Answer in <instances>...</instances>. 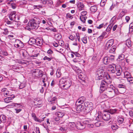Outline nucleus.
<instances>
[{
	"label": "nucleus",
	"mask_w": 133,
	"mask_h": 133,
	"mask_svg": "<svg viewBox=\"0 0 133 133\" xmlns=\"http://www.w3.org/2000/svg\"><path fill=\"white\" fill-rule=\"evenodd\" d=\"M114 56L111 55L109 57L106 56L104 58L103 62L105 64H107L111 63L114 60Z\"/></svg>",
	"instance_id": "obj_4"
},
{
	"label": "nucleus",
	"mask_w": 133,
	"mask_h": 133,
	"mask_svg": "<svg viewBox=\"0 0 133 133\" xmlns=\"http://www.w3.org/2000/svg\"><path fill=\"white\" fill-rule=\"evenodd\" d=\"M72 82L69 79L66 80L65 79V82L64 84V88L65 89H67L69 88L71 85Z\"/></svg>",
	"instance_id": "obj_11"
},
{
	"label": "nucleus",
	"mask_w": 133,
	"mask_h": 133,
	"mask_svg": "<svg viewBox=\"0 0 133 133\" xmlns=\"http://www.w3.org/2000/svg\"><path fill=\"white\" fill-rule=\"evenodd\" d=\"M75 36H73L72 35H70L69 37V38L70 40L73 41L75 38Z\"/></svg>",
	"instance_id": "obj_50"
},
{
	"label": "nucleus",
	"mask_w": 133,
	"mask_h": 133,
	"mask_svg": "<svg viewBox=\"0 0 133 133\" xmlns=\"http://www.w3.org/2000/svg\"><path fill=\"white\" fill-rule=\"evenodd\" d=\"M6 119V116L4 115H1L0 116V121L1 122H5Z\"/></svg>",
	"instance_id": "obj_22"
},
{
	"label": "nucleus",
	"mask_w": 133,
	"mask_h": 133,
	"mask_svg": "<svg viewBox=\"0 0 133 133\" xmlns=\"http://www.w3.org/2000/svg\"><path fill=\"white\" fill-rule=\"evenodd\" d=\"M124 76L127 79L128 78H129L130 77V73L127 71H126L124 72Z\"/></svg>",
	"instance_id": "obj_35"
},
{
	"label": "nucleus",
	"mask_w": 133,
	"mask_h": 133,
	"mask_svg": "<svg viewBox=\"0 0 133 133\" xmlns=\"http://www.w3.org/2000/svg\"><path fill=\"white\" fill-rule=\"evenodd\" d=\"M128 81L131 83H133V78L130 77L127 79Z\"/></svg>",
	"instance_id": "obj_45"
},
{
	"label": "nucleus",
	"mask_w": 133,
	"mask_h": 133,
	"mask_svg": "<svg viewBox=\"0 0 133 133\" xmlns=\"http://www.w3.org/2000/svg\"><path fill=\"white\" fill-rule=\"evenodd\" d=\"M15 110L16 111V113H18L22 111V109H18L17 108H15Z\"/></svg>",
	"instance_id": "obj_52"
},
{
	"label": "nucleus",
	"mask_w": 133,
	"mask_h": 133,
	"mask_svg": "<svg viewBox=\"0 0 133 133\" xmlns=\"http://www.w3.org/2000/svg\"><path fill=\"white\" fill-rule=\"evenodd\" d=\"M102 118L105 121H109L110 119V115L109 113H107L104 115H99L96 118V119L98 121H99L100 119L99 118Z\"/></svg>",
	"instance_id": "obj_6"
},
{
	"label": "nucleus",
	"mask_w": 133,
	"mask_h": 133,
	"mask_svg": "<svg viewBox=\"0 0 133 133\" xmlns=\"http://www.w3.org/2000/svg\"><path fill=\"white\" fill-rule=\"evenodd\" d=\"M16 41V42L14 44V45L15 47L19 48H21L24 47L23 43L20 40L17 39Z\"/></svg>",
	"instance_id": "obj_9"
},
{
	"label": "nucleus",
	"mask_w": 133,
	"mask_h": 133,
	"mask_svg": "<svg viewBox=\"0 0 133 133\" xmlns=\"http://www.w3.org/2000/svg\"><path fill=\"white\" fill-rule=\"evenodd\" d=\"M132 59V56L127 57L125 58L126 61L127 63H132L133 60Z\"/></svg>",
	"instance_id": "obj_25"
},
{
	"label": "nucleus",
	"mask_w": 133,
	"mask_h": 133,
	"mask_svg": "<svg viewBox=\"0 0 133 133\" xmlns=\"http://www.w3.org/2000/svg\"><path fill=\"white\" fill-rule=\"evenodd\" d=\"M81 39L83 43L85 44L87 43V37L86 36H84V37L81 38Z\"/></svg>",
	"instance_id": "obj_34"
},
{
	"label": "nucleus",
	"mask_w": 133,
	"mask_h": 133,
	"mask_svg": "<svg viewBox=\"0 0 133 133\" xmlns=\"http://www.w3.org/2000/svg\"><path fill=\"white\" fill-rule=\"evenodd\" d=\"M43 3L45 4L48 3L49 4H52L53 3L52 1L51 0H48L47 1L44 0L43 1Z\"/></svg>",
	"instance_id": "obj_38"
},
{
	"label": "nucleus",
	"mask_w": 133,
	"mask_h": 133,
	"mask_svg": "<svg viewBox=\"0 0 133 133\" xmlns=\"http://www.w3.org/2000/svg\"><path fill=\"white\" fill-rule=\"evenodd\" d=\"M65 79L62 78L60 80L59 82V85L61 88L64 87L65 83Z\"/></svg>",
	"instance_id": "obj_18"
},
{
	"label": "nucleus",
	"mask_w": 133,
	"mask_h": 133,
	"mask_svg": "<svg viewBox=\"0 0 133 133\" xmlns=\"http://www.w3.org/2000/svg\"><path fill=\"white\" fill-rule=\"evenodd\" d=\"M76 108V110L77 112L79 113L80 111H82L83 110L84 111V109H83L84 106L81 104H78Z\"/></svg>",
	"instance_id": "obj_15"
},
{
	"label": "nucleus",
	"mask_w": 133,
	"mask_h": 133,
	"mask_svg": "<svg viewBox=\"0 0 133 133\" xmlns=\"http://www.w3.org/2000/svg\"><path fill=\"white\" fill-rule=\"evenodd\" d=\"M125 19L127 23H128L130 19V18L129 16H126Z\"/></svg>",
	"instance_id": "obj_64"
},
{
	"label": "nucleus",
	"mask_w": 133,
	"mask_h": 133,
	"mask_svg": "<svg viewBox=\"0 0 133 133\" xmlns=\"http://www.w3.org/2000/svg\"><path fill=\"white\" fill-rule=\"evenodd\" d=\"M14 106L17 108H20L21 107V105L20 104L17 103H14L13 104Z\"/></svg>",
	"instance_id": "obj_48"
},
{
	"label": "nucleus",
	"mask_w": 133,
	"mask_h": 133,
	"mask_svg": "<svg viewBox=\"0 0 133 133\" xmlns=\"http://www.w3.org/2000/svg\"><path fill=\"white\" fill-rule=\"evenodd\" d=\"M102 97L104 98H107L108 97L107 94H102Z\"/></svg>",
	"instance_id": "obj_63"
},
{
	"label": "nucleus",
	"mask_w": 133,
	"mask_h": 133,
	"mask_svg": "<svg viewBox=\"0 0 133 133\" xmlns=\"http://www.w3.org/2000/svg\"><path fill=\"white\" fill-rule=\"evenodd\" d=\"M31 116L33 118L34 120H35L37 117L36 116L35 114L34 113H32V114Z\"/></svg>",
	"instance_id": "obj_61"
},
{
	"label": "nucleus",
	"mask_w": 133,
	"mask_h": 133,
	"mask_svg": "<svg viewBox=\"0 0 133 133\" xmlns=\"http://www.w3.org/2000/svg\"><path fill=\"white\" fill-rule=\"evenodd\" d=\"M87 14V12L86 11H83L81 13V16H85Z\"/></svg>",
	"instance_id": "obj_51"
},
{
	"label": "nucleus",
	"mask_w": 133,
	"mask_h": 133,
	"mask_svg": "<svg viewBox=\"0 0 133 133\" xmlns=\"http://www.w3.org/2000/svg\"><path fill=\"white\" fill-rule=\"evenodd\" d=\"M90 9V10L91 11L94 12L97 11V8L96 6L94 5L91 6Z\"/></svg>",
	"instance_id": "obj_26"
},
{
	"label": "nucleus",
	"mask_w": 133,
	"mask_h": 133,
	"mask_svg": "<svg viewBox=\"0 0 133 133\" xmlns=\"http://www.w3.org/2000/svg\"><path fill=\"white\" fill-rule=\"evenodd\" d=\"M124 58V56L123 54L119 55L118 58L117 59V61L119 62H121V61L123 60Z\"/></svg>",
	"instance_id": "obj_19"
},
{
	"label": "nucleus",
	"mask_w": 133,
	"mask_h": 133,
	"mask_svg": "<svg viewBox=\"0 0 133 133\" xmlns=\"http://www.w3.org/2000/svg\"><path fill=\"white\" fill-rule=\"evenodd\" d=\"M85 107L84 111L86 113H89L92 109L93 104L92 103L90 102H85L84 103Z\"/></svg>",
	"instance_id": "obj_3"
},
{
	"label": "nucleus",
	"mask_w": 133,
	"mask_h": 133,
	"mask_svg": "<svg viewBox=\"0 0 133 133\" xmlns=\"http://www.w3.org/2000/svg\"><path fill=\"white\" fill-rule=\"evenodd\" d=\"M85 125L83 122H79L76 125L77 128L79 130H82L85 127Z\"/></svg>",
	"instance_id": "obj_12"
},
{
	"label": "nucleus",
	"mask_w": 133,
	"mask_h": 133,
	"mask_svg": "<svg viewBox=\"0 0 133 133\" xmlns=\"http://www.w3.org/2000/svg\"><path fill=\"white\" fill-rule=\"evenodd\" d=\"M117 110L115 109H110L108 110V112L111 114H113L116 113Z\"/></svg>",
	"instance_id": "obj_28"
},
{
	"label": "nucleus",
	"mask_w": 133,
	"mask_h": 133,
	"mask_svg": "<svg viewBox=\"0 0 133 133\" xmlns=\"http://www.w3.org/2000/svg\"><path fill=\"white\" fill-rule=\"evenodd\" d=\"M76 36L77 37H76V38H75V41L76 42V41H77V39L78 38H80V36H79V33H76Z\"/></svg>",
	"instance_id": "obj_57"
},
{
	"label": "nucleus",
	"mask_w": 133,
	"mask_h": 133,
	"mask_svg": "<svg viewBox=\"0 0 133 133\" xmlns=\"http://www.w3.org/2000/svg\"><path fill=\"white\" fill-rule=\"evenodd\" d=\"M109 78H106L104 80L102 81L100 85L99 92H103L106 89L108 90L107 92L108 97L110 98L113 97L115 95L118 94V91L116 88H114L111 83V79L110 76L108 75Z\"/></svg>",
	"instance_id": "obj_1"
},
{
	"label": "nucleus",
	"mask_w": 133,
	"mask_h": 133,
	"mask_svg": "<svg viewBox=\"0 0 133 133\" xmlns=\"http://www.w3.org/2000/svg\"><path fill=\"white\" fill-rule=\"evenodd\" d=\"M62 47L61 46H58L57 49L56 50V51L57 52H58L62 54L61 52L63 51V49L62 48Z\"/></svg>",
	"instance_id": "obj_27"
},
{
	"label": "nucleus",
	"mask_w": 133,
	"mask_h": 133,
	"mask_svg": "<svg viewBox=\"0 0 133 133\" xmlns=\"http://www.w3.org/2000/svg\"><path fill=\"white\" fill-rule=\"evenodd\" d=\"M115 67L116 74L117 76H119L122 72V69L119 65L116 66L115 64H113Z\"/></svg>",
	"instance_id": "obj_8"
},
{
	"label": "nucleus",
	"mask_w": 133,
	"mask_h": 133,
	"mask_svg": "<svg viewBox=\"0 0 133 133\" xmlns=\"http://www.w3.org/2000/svg\"><path fill=\"white\" fill-rule=\"evenodd\" d=\"M125 14V12L123 11H121L119 15V16L121 18Z\"/></svg>",
	"instance_id": "obj_43"
},
{
	"label": "nucleus",
	"mask_w": 133,
	"mask_h": 133,
	"mask_svg": "<svg viewBox=\"0 0 133 133\" xmlns=\"http://www.w3.org/2000/svg\"><path fill=\"white\" fill-rule=\"evenodd\" d=\"M112 26L111 25H109L107 27L106 31L107 32H109L111 30Z\"/></svg>",
	"instance_id": "obj_46"
},
{
	"label": "nucleus",
	"mask_w": 133,
	"mask_h": 133,
	"mask_svg": "<svg viewBox=\"0 0 133 133\" xmlns=\"http://www.w3.org/2000/svg\"><path fill=\"white\" fill-rule=\"evenodd\" d=\"M117 122L119 124H121L125 123L124 118L123 117H119L117 120Z\"/></svg>",
	"instance_id": "obj_16"
},
{
	"label": "nucleus",
	"mask_w": 133,
	"mask_h": 133,
	"mask_svg": "<svg viewBox=\"0 0 133 133\" xmlns=\"http://www.w3.org/2000/svg\"><path fill=\"white\" fill-rule=\"evenodd\" d=\"M84 6V5L83 3H80L78 7V10L80 11L83 10V9Z\"/></svg>",
	"instance_id": "obj_29"
},
{
	"label": "nucleus",
	"mask_w": 133,
	"mask_h": 133,
	"mask_svg": "<svg viewBox=\"0 0 133 133\" xmlns=\"http://www.w3.org/2000/svg\"><path fill=\"white\" fill-rule=\"evenodd\" d=\"M59 43L60 44V46H62L64 44V42L60 40L59 42Z\"/></svg>",
	"instance_id": "obj_58"
},
{
	"label": "nucleus",
	"mask_w": 133,
	"mask_h": 133,
	"mask_svg": "<svg viewBox=\"0 0 133 133\" xmlns=\"http://www.w3.org/2000/svg\"><path fill=\"white\" fill-rule=\"evenodd\" d=\"M56 114L59 117H62L64 115L63 112H57L56 113Z\"/></svg>",
	"instance_id": "obj_24"
},
{
	"label": "nucleus",
	"mask_w": 133,
	"mask_h": 133,
	"mask_svg": "<svg viewBox=\"0 0 133 133\" xmlns=\"http://www.w3.org/2000/svg\"><path fill=\"white\" fill-rule=\"evenodd\" d=\"M126 44L128 48H129L131 46V41L128 39L126 41Z\"/></svg>",
	"instance_id": "obj_31"
},
{
	"label": "nucleus",
	"mask_w": 133,
	"mask_h": 133,
	"mask_svg": "<svg viewBox=\"0 0 133 133\" xmlns=\"http://www.w3.org/2000/svg\"><path fill=\"white\" fill-rule=\"evenodd\" d=\"M87 18V17L86 16L83 17V16H80V19L84 23L85 22V20Z\"/></svg>",
	"instance_id": "obj_32"
},
{
	"label": "nucleus",
	"mask_w": 133,
	"mask_h": 133,
	"mask_svg": "<svg viewBox=\"0 0 133 133\" xmlns=\"http://www.w3.org/2000/svg\"><path fill=\"white\" fill-rule=\"evenodd\" d=\"M117 87V89L118 90V93H119L122 94L125 91L126 87L123 83H121L118 84Z\"/></svg>",
	"instance_id": "obj_5"
},
{
	"label": "nucleus",
	"mask_w": 133,
	"mask_h": 133,
	"mask_svg": "<svg viewBox=\"0 0 133 133\" xmlns=\"http://www.w3.org/2000/svg\"><path fill=\"white\" fill-rule=\"evenodd\" d=\"M4 31L3 32V33L5 35H8L9 32L8 29H7L5 28L3 29Z\"/></svg>",
	"instance_id": "obj_44"
},
{
	"label": "nucleus",
	"mask_w": 133,
	"mask_h": 133,
	"mask_svg": "<svg viewBox=\"0 0 133 133\" xmlns=\"http://www.w3.org/2000/svg\"><path fill=\"white\" fill-rule=\"evenodd\" d=\"M107 0H101L100 2V5L102 6H104Z\"/></svg>",
	"instance_id": "obj_37"
},
{
	"label": "nucleus",
	"mask_w": 133,
	"mask_h": 133,
	"mask_svg": "<svg viewBox=\"0 0 133 133\" xmlns=\"http://www.w3.org/2000/svg\"><path fill=\"white\" fill-rule=\"evenodd\" d=\"M52 59V58H49L46 56H45L44 58H43V59L44 60H47L48 61H50L51 59Z\"/></svg>",
	"instance_id": "obj_40"
},
{
	"label": "nucleus",
	"mask_w": 133,
	"mask_h": 133,
	"mask_svg": "<svg viewBox=\"0 0 133 133\" xmlns=\"http://www.w3.org/2000/svg\"><path fill=\"white\" fill-rule=\"evenodd\" d=\"M35 8H37V9H39V8H41L42 6L41 5H35L34 6Z\"/></svg>",
	"instance_id": "obj_60"
},
{
	"label": "nucleus",
	"mask_w": 133,
	"mask_h": 133,
	"mask_svg": "<svg viewBox=\"0 0 133 133\" xmlns=\"http://www.w3.org/2000/svg\"><path fill=\"white\" fill-rule=\"evenodd\" d=\"M4 100L5 102L7 103H9L11 102L10 101H9L8 99V97L5 98Z\"/></svg>",
	"instance_id": "obj_62"
},
{
	"label": "nucleus",
	"mask_w": 133,
	"mask_h": 133,
	"mask_svg": "<svg viewBox=\"0 0 133 133\" xmlns=\"http://www.w3.org/2000/svg\"><path fill=\"white\" fill-rule=\"evenodd\" d=\"M116 49V47L114 46H112L109 49V52L110 53L114 54L115 53V51Z\"/></svg>",
	"instance_id": "obj_20"
},
{
	"label": "nucleus",
	"mask_w": 133,
	"mask_h": 133,
	"mask_svg": "<svg viewBox=\"0 0 133 133\" xmlns=\"http://www.w3.org/2000/svg\"><path fill=\"white\" fill-rule=\"evenodd\" d=\"M60 130L63 132H65L67 129V127L66 126H63L60 128Z\"/></svg>",
	"instance_id": "obj_33"
},
{
	"label": "nucleus",
	"mask_w": 133,
	"mask_h": 133,
	"mask_svg": "<svg viewBox=\"0 0 133 133\" xmlns=\"http://www.w3.org/2000/svg\"><path fill=\"white\" fill-rule=\"evenodd\" d=\"M85 99V98L83 96H82L80 97L78 99L77 101L76 102V104L77 105L78 103H79V104H82L83 103Z\"/></svg>",
	"instance_id": "obj_14"
},
{
	"label": "nucleus",
	"mask_w": 133,
	"mask_h": 133,
	"mask_svg": "<svg viewBox=\"0 0 133 133\" xmlns=\"http://www.w3.org/2000/svg\"><path fill=\"white\" fill-rule=\"evenodd\" d=\"M69 127L71 129H72L74 127V125L73 124H72V123L69 124Z\"/></svg>",
	"instance_id": "obj_59"
},
{
	"label": "nucleus",
	"mask_w": 133,
	"mask_h": 133,
	"mask_svg": "<svg viewBox=\"0 0 133 133\" xmlns=\"http://www.w3.org/2000/svg\"><path fill=\"white\" fill-rule=\"evenodd\" d=\"M25 87V85L24 84L21 83L19 86V88L22 89Z\"/></svg>",
	"instance_id": "obj_47"
},
{
	"label": "nucleus",
	"mask_w": 133,
	"mask_h": 133,
	"mask_svg": "<svg viewBox=\"0 0 133 133\" xmlns=\"http://www.w3.org/2000/svg\"><path fill=\"white\" fill-rule=\"evenodd\" d=\"M38 72H37L35 76H36L38 77H42L43 75V73H42V71L38 69Z\"/></svg>",
	"instance_id": "obj_23"
},
{
	"label": "nucleus",
	"mask_w": 133,
	"mask_h": 133,
	"mask_svg": "<svg viewBox=\"0 0 133 133\" xmlns=\"http://www.w3.org/2000/svg\"><path fill=\"white\" fill-rule=\"evenodd\" d=\"M66 17L67 18H69L70 19H72L73 18L72 16L69 13H68L66 14Z\"/></svg>",
	"instance_id": "obj_53"
},
{
	"label": "nucleus",
	"mask_w": 133,
	"mask_h": 133,
	"mask_svg": "<svg viewBox=\"0 0 133 133\" xmlns=\"http://www.w3.org/2000/svg\"><path fill=\"white\" fill-rule=\"evenodd\" d=\"M40 19L39 18H35L31 20L28 25L32 29H37L39 26L40 23Z\"/></svg>",
	"instance_id": "obj_2"
},
{
	"label": "nucleus",
	"mask_w": 133,
	"mask_h": 133,
	"mask_svg": "<svg viewBox=\"0 0 133 133\" xmlns=\"http://www.w3.org/2000/svg\"><path fill=\"white\" fill-rule=\"evenodd\" d=\"M83 75V74L82 73H81L80 72L78 75L79 78L82 80H83L84 79Z\"/></svg>",
	"instance_id": "obj_42"
},
{
	"label": "nucleus",
	"mask_w": 133,
	"mask_h": 133,
	"mask_svg": "<svg viewBox=\"0 0 133 133\" xmlns=\"http://www.w3.org/2000/svg\"><path fill=\"white\" fill-rule=\"evenodd\" d=\"M114 42V40L113 39H111L108 41L106 44L105 49H108L110 48L111 46L113 44Z\"/></svg>",
	"instance_id": "obj_10"
},
{
	"label": "nucleus",
	"mask_w": 133,
	"mask_h": 133,
	"mask_svg": "<svg viewBox=\"0 0 133 133\" xmlns=\"http://www.w3.org/2000/svg\"><path fill=\"white\" fill-rule=\"evenodd\" d=\"M62 37V36L60 34H57L56 35V39L57 40H59Z\"/></svg>",
	"instance_id": "obj_39"
},
{
	"label": "nucleus",
	"mask_w": 133,
	"mask_h": 133,
	"mask_svg": "<svg viewBox=\"0 0 133 133\" xmlns=\"http://www.w3.org/2000/svg\"><path fill=\"white\" fill-rule=\"evenodd\" d=\"M39 71L38 70V69H35L34 70H33L32 71V73H36V74L37 72H38V71Z\"/></svg>",
	"instance_id": "obj_56"
},
{
	"label": "nucleus",
	"mask_w": 133,
	"mask_h": 133,
	"mask_svg": "<svg viewBox=\"0 0 133 133\" xmlns=\"http://www.w3.org/2000/svg\"><path fill=\"white\" fill-rule=\"evenodd\" d=\"M97 80H99L102 78L104 75V72L102 69L99 68L97 70Z\"/></svg>",
	"instance_id": "obj_7"
},
{
	"label": "nucleus",
	"mask_w": 133,
	"mask_h": 133,
	"mask_svg": "<svg viewBox=\"0 0 133 133\" xmlns=\"http://www.w3.org/2000/svg\"><path fill=\"white\" fill-rule=\"evenodd\" d=\"M21 52L22 56L24 57H26L28 55V53L27 51L24 49L22 50L21 51Z\"/></svg>",
	"instance_id": "obj_21"
},
{
	"label": "nucleus",
	"mask_w": 133,
	"mask_h": 133,
	"mask_svg": "<svg viewBox=\"0 0 133 133\" xmlns=\"http://www.w3.org/2000/svg\"><path fill=\"white\" fill-rule=\"evenodd\" d=\"M53 118L55 121L56 122H58L57 123H59V122H58V121L60 119L59 117H58V116H54Z\"/></svg>",
	"instance_id": "obj_41"
},
{
	"label": "nucleus",
	"mask_w": 133,
	"mask_h": 133,
	"mask_svg": "<svg viewBox=\"0 0 133 133\" xmlns=\"http://www.w3.org/2000/svg\"><path fill=\"white\" fill-rule=\"evenodd\" d=\"M108 70L111 71L112 73H115L116 71L115 70V68H114V66L112 65H109L108 66Z\"/></svg>",
	"instance_id": "obj_17"
},
{
	"label": "nucleus",
	"mask_w": 133,
	"mask_h": 133,
	"mask_svg": "<svg viewBox=\"0 0 133 133\" xmlns=\"http://www.w3.org/2000/svg\"><path fill=\"white\" fill-rule=\"evenodd\" d=\"M37 41L35 39H32L30 40V42L31 43V44H35L37 43Z\"/></svg>",
	"instance_id": "obj_36"
},
{
	"label": "nucleus",
	"mask_w": 133,
	"mask_h": 133,
	"mask_svg": "<svg viewBox=\"0 0 133 133\" xmlns=\"http://www.w3.org/2000/svg\"><path fill=\"white\" fill-rule=\"evenodd\" d=\"M61 74L60 72L58 71L56 73L57 77L58 78L59 77H60Z\"/></svg>",
	"instance_id": "obj_54"
},
{
	"label": "nucleus",
	"mask_w": 133,
	"mask_h": 133,
	"mask_svg": "<svg viewBox=\"0 0 133 133\" xmlns=\"http://www.w3.org/2000/svg\"><path fill=\"white\" fill-rule=\"evenodd\" d=\"M56 99V98L55 97H54L51 99H49L48 101L50 102L51 104H52L55 103V100Z\"/></svg>",
	"instance_id": "obj_30"
},
{
	"label": "nucleus",
	"mask_w": 133,
	"mask_h": 133,
	"mask_svg": "<svg viewBox=\"0 0 133 133\" xmlns=\"http://www.w3.org/2000/svg\"><path fill=\"white\" fill-rule=\"evenodd\" d=\"M97 122L95 123V126L98 127L101 124V123L99 121H100V120L99 121H98Z\"/></svg>",
	"instance_id": "obj_49"
},
{
	"label": "nucleus",
	"mask_w": 133,
	"mask_h": 133,
	"mask_svg": "<svg viewBox=\"0 0 133 133\" xmlns=\"http://www.w3.org/2000/svg\"><path fill=\"white\" fill-rule=\"evenodd\" d=\"M53 52V51L51 49H50L47 51V53L50 55L52 54Z\"/></svg>",
	"instance_id": "obj_55"
},
{
	"label": "nucleus",
	"mask_w": 133,
	"mask_h": 133,
	"mask_svg": "<svg viewBox=\"0 0 133 133\" xmlns=\"http://www.w3.org/2000/svg\"><path fill=\"white\" fill-rule=\"evenodd\" d=\"M16 12L15 11L11 12L9 16L10 20L16 21Z\"/></svg>",
	"instance_id": "obj_13"
}]
</instances>
